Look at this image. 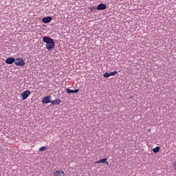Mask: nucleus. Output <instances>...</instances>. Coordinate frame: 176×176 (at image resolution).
<instances>
[{
	"mask_svg": "<svg viewBox=\"0 0 176 176\" xmlns=\"http://www.w3.org/2000/svg\"><path fill=\"white\" fill-rule=\"evenodd\" d=\"M46 150H47V147L46 146H42L39 148L40 152H43V151H46Z\"/></svg>",
	"mask_w": 176,
	"mask_h": 176,
	"instance_id": "obj_14",
	"label": "nucleus"
},
{
	"mask_svg": "<svg viewBox=\"0 0 176 176\" xmlns=\"http://www.w3.org/2000/svg\"><path fill=\"white\" fill-rule=\"evenodd\" d=\"M78 91H79V89L73 90V93H78Z\"/></svg>",
	"mask_w": 176,
	"mask_h": 176,
	"instance_id": "obj_15",
	"label": "nucleus"
},
{
	"mask_svg": "<svg viewBox=\"0 0 176 176\" xmlns=\"http://www.w3.org/2000/svg\"><path fill=\"white\" fill-rule=\"evenodd\" d=\"M52 175L54 176H65V173L63 169L54 170Z\"/></svg>",
	"mask_w": 176,
	"mask_h": 176,
	"instance_id": "obj_3",
	"label": "nucleus"
},
{
	"mask_svg": "<svg viewBox=\"0 0 176 176\" xmlns=\"http://www.w3.org/2000/svg\"><path fill=\"white\" fill-rule=\"evenodd\" d=\"M160 151V146H157L153 149V152H154V153H157V152H159Z\"/></svg>",
	"mask_w": 176,
	"mask_h": 176,
	"instance_id": "obj_12",
	"label": "nucleus"
},
{
	"mask_svg": "<svg viewBox=\"0 0 176 176\" xmlns=\"http://www.w3.org/2000/svg\"><path fill=\"white\" fill-rule=\"evenodd\" d=\"M52 20H53V18H52V16H47L43 18L42 21L43 23H44V24H47L48 23H50Z\"/></svg>",
	"mask_w": 176,
	"mask_h": 176,
	"instance_id": "obj_7",
	"label": "nucleus"
},
{
	"mask_svg": "<svg viewBox=\"0 0 176 176\" xmlns=\"http://www.w3.org/2000/svg\"><path fill=\"white\" fill-rule=\"evenodd\" d=\"M99 163H105L107 165L109 164V162H108V159H107V158H104V159L100 160L98 161H96L95 162V164H98Z\"/></svg>",
	"mask_w": 176,
	"mask_h": 176,
	"instance_id": "obj_9",
	"label": "nucleus"
},
{
	"mask_svg": "<svg viewBox=\"0 0 176 176\" xmlns=\"http://www.w3.org/2000/svg\"><path fill=\"white\" fill-rule=\"evenodd\" d=\"M96 9L97 10H105L107 6L104 3H100L97 6Z\"/></svg>",
	"mask_w": 176,
	"mask_h": 176,
	"instance_id": "obj_8",
	"label": "nucleus"
},
{
	"mask_svg": "<svg viewBox=\"0 0 176 176\" xmlns=\"http://www.w3.org/2000/svg\"><path fill=\"white\" fill-rule=\"evenodd\" d=\"M14 64L18 67H24L25 65V60L21 58H18L15 59Z\"/></svg>",
	"mask_w": 176,
	"mask_h": 176,
	"instance_id": "obj_2",
	"label": "nucleus"
},
{
	"mask_svg": "<svg viewBox=\"0 0 176 176\" xmlns=\"http://www.w3.org/2000/svg\"><path fill=\"white\" fill-rule=\"evenodd\" d=\"M116 74H118V72L114 71L110 73L106 72L103 76L104 78H109V76H115V75H116Z\"/></svg>",
	"mask_w": 176,
	"mask_h": 176,
	"instance_id": "obj_6",
	"label": "nucleus"
},
{
	"mask_svg": "<svg viewBox=\"0 0 176 176\" xmlns=\"http://www.w3.org/2000/svg\"><path fill=\"white\" fill-rule=\"evenodd\" d=\"M31 94V91H25L21 94V97L23 100H27L28 98V96Z\"/></svg>",
	"mask_w": 176,
	"mask_h": 176,
	"instance_id": "obj_5",
	"label": "nucleus"
},
{
	"mask_svg": "<svg viewBox=\"0 0 176 176\" xmlns=\"http://www.w3.org/2000/svg\"><path fill=\"white\" fill-rule=\"evenodd\" d=\"M50 98H52L51 96H47L44 97L42 100V103L43 104H49L52 102V100H50Z\"/></svg>",
	"mask_w": 176,
	"mask_h": 176,
	"instance_id": "obj_4",
	"label": "nucleus"
},
{
	"mask_svg": "<svg viewBox=\"0 0 176 176\" xmlns=\"http://www.w3.org/2000/svg\"><path fill=\"white\" fill-rule=\"evenodd\" d=\"M173 168H174V170H176V162L174 164V165H173Z\"/></svg>",
	"mask_w": 176,
	"mask_h": 176,
	"instance_id": "obj_16",
	"label": "nucleus"
},
{
	"mask_svg": "<svg viewBox=\"0 0 176 176\" xmlns=\"http://www.w3.org/2000/svg\"><path fill=\"white\" fill-rule=\"evenodd\" d=\"M15 62V59L13 57L8 58L6 60V64H13Z\"/></svg>",
	"mask_w": 176,
	"mask_h": 176,
	"instance_id": "obj_11",
	"label": "nucleus"
},
{
	"mask_svg": "<svg viewBox=\"0 0 176 176\" xmlns=\"http://www.w3.org/2000/svg\"><path fill=\"white\" fill-rule=\"evenodd\" d=\"M43 42H44V43H46L45 46L48 50H52V49H54V47H56V43H54V41H53V39L50 37H43Z\"/></svg>",
	"mask_w": 176,
	"mask_h": 176,
	"instance_id": "obj_1",
	"label": "nucleus"
},
{
	"mask_svg": "<svg viewBox=\"0 0 176 176\" xmlns=\"http://www.w3.org/2000/svg\"><path fill=\"white\" fill-rule=\"evenodd\" d=\"M66 91H67V93H68L69 94H74V90L70 89L69 88H67V89H66Z\"/></svg>",
	"mask_w": 176,
	"mask_h": 176,
	"instance_id": "obj_13",
	"label": "nucleus"
},
{
	"mask_svg": "<svg viewBox=\"0 0 176 176\" xmlns=\"http://www.w3.org/2000/svg\"><path fill=\"white\" fill-rule=\"evenodd\" d=\"M61 100L59 98L55 99L54 100H51L52 105H60Z\"/></svg>",
	"mask_w": 176,
	"mask_h": 176,
	"instance_id": "obj_10",
	"label": "nucleus"
}]
</instances>
